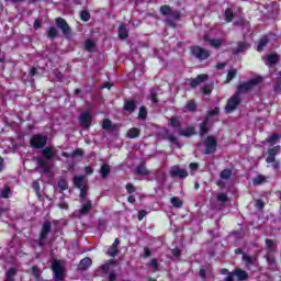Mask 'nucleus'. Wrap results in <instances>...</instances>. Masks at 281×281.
<instances>
[{
	"label": "nucleus",
	"instance_id": "f3484780",
	"mask_svg": "<svg viewBox=\"0 0 281 281\" xmlns=\"http://www.w3.org/2000/svg\"><path fill=\"white\" fill-rule=\"evenodd\" d=\"M204 41H207L211 45V47H215L218 48L221 47V45H223V40L218 38V40H211L210 36L204 35Z\"/></svg>",
	"mask_w": 281,
	"mask_h": 281
},
{
	"label": "nucleus",
	"instance_id": "e2e57ef3",
	"mask_svg": "<svg viewBox=\"0 0 281 281\" xmlns=\"http://www.w3.org/2000/svg\"><path fill=\"white\" fill-rule=\"evenodd\" d=\"M144 216H146V211H139L138 212V221H143Z\"/></svg>",
	"mask_w": 281,
	"mask_h": 281
},
{
	"label": "nucleus",
	"instance_id": "09e8293b",
	"mask_svg": "<svg viewBox=\"0 0 281 281\" xmlns=\"http://www.w3.org/2000/svg\"><path fill=\"white\" fill-rule=\"evenodd\" d=\"M217 201H220L221 203H227V194L225 193H220L217 195Z\"/></svg>",
	"mask_w": 281,
	"mask_h": 281
},
{
	"label": "nucleus",
	"instance_id": "a19ab883",
	"mask_svg": "<svg viewBox=\"0 0 281 281\" xmlns=\"http://www.w3.org/2000/svg\"><path fill=\"white\" fill-rule=\"evenodd\" d=\"M93 47H95V44L91 40L86 41V49L88 52H93Z\"/></svg>",
	"mask_w": 281,
	"mask_h": 281
},
{
	"label": "nucleus",
	"instance_id": "c9c22d12",
	"mask_svg": "<svg viewBox=\"0 0 281 281\" xmlns=\"http://www.w3.org/2000/svg\"><path fill=\"white\" fill-rule=\"evenodd\" d=\"M212 89H213V85H206L202 88V93H204V95H210V93H212Z\"/></svg>",
	"mask_w": 281,
	"mask_h": 281
},
{
	"label": "nucleus",
	"instance_id": "69168bd1",
	"mask_svg": "<svg viewBox=\"0 0 281 281\" xmlns=\"http://www.w3.org/2000/svg\"><path fill=\"white\" fill-rule=\"evenodd\" d=\"M266 258H267L269 265H274L276 263V258L269 257V256H267Z\"/></svg>",
	"mask_w": 281,
	"mask_h": 281
},
{
	"label": "nucleus",
	"instance_id": "393cba45",
	"mask_svg": "<svg viewBox=\"0 0 281 281\" xmlns=\"http://www.w3.org/2000/svg\"><path fill=\"white\" fill-rule=\"evenodd\" d=\"M124 109L125 111H128V113H133V111H135V101H126Z\"/></svg>",
	"mask_w": 281,
	"mask_h": 281
},
{
	"label": "nucleus",
	"instance_id": "423d86ee",
	"mask_svg": "<svg viewBox=\"0 0 281 281\" xmlns=\"http://www.w3.org/2000/svg\"><path fill=\"white\" fill-rule=\"evenodd\" d=\"M56 25H57V27H59V30H61V32H63L64 36H66V38H71V27H69V24H67V21H65V19L57 18Z\"/></svg>",
	"mask_w": 281,
	"mask_h": 281
},
{
	"label": "nucleus",
	"instance_id": "4c0bfd02",
	"mask_svg": "<svg viewBox=\"0 0 281 281\" xmlns=\"http://www.w3.org/2000/svg\"><path fill=\"white\" fill-rule=\"evenodd\" d=\"M233 16H234V12L232 11V9H226L225 11L226 23H232Z\"/></svg>",
	"mask_w": 281,
	"mask_h": 281
},
{
	"label": "nucleus",
	"instance_id": "7ed1b4c3",
	"mask_svg": "<svg viewBox=\"0 0 281 281\" xmlns=\"http://www.w3.org/2000/svg\"><path fill=\"white\" fill-rule=\"evenodd\" d=\"M52 269L55 276V280L61 281L65 278V268L60 260H54L52 263Z\"/></svg>",
	"mask_w": 281,
	"mask_h": 281
},
{
	"label": "nucleus",
	"instance_id": "603ef678",
	"mask_svg": "<svg viewBox=\"0 0 281 281\" xmlns=\"http://www.w3.org/2000/svg\"><path fill=\"white\" fill-rule=\"evenodd\" d=\"M81 199H87V187L79 188Z\"/></svg>",
	"mask_w": 281,
	"mask_h": 281
},
{
	"label": "nucleus",
	"instance_id": "a878e982",
	"mask_svg": "<svg viewBox=\"0 0 281 281\" xmlns=\"http://www.w3.org/2000/svg\"><path fill=\"white\" fill-rule=\"evenodd\" d=\"M48 38H56L58 36V30L54 26H49L47 31Z\"/></svg>",
	"mask_w": 281,
	"mask_h": 281
},
{
	"label": "nucleus",
	"instance_id": "473e14b6",
	"mask_svg": "<svg viewBox=\"0 0 281 281\" xmlns=\"http://www.w3.org/2000/svg\"><path fill=\"white\" fill-rule=\"evenodd\" d=\"M102 128H104V131H112L113 124L111 123V121L109 119H105L103 121Z\"/></svg>",
	"mask_w": 281,
	"mask_h": 281
},
{
	"label": "nucleus",
	"instance_id": "2f4dec72",
	"mask_svg": "<svg viewBox=\"0 0 281 281\" xmlns=\"http://www.w3.org/2000/svg\"><path fill=\"white\" fill-rule=\"evenodd\" d=\"M221 179L227 180L232 177V170L229 169H224L221 175H220Z\"/></svg>",
	"mask_w": 281,
	"mask_h": 281
},
{
	"label": "nucleus",
	"instance_id": "412c9836",
	"mask_svg": "<svg viewBox=\"0 0 281 281\" xmlns=\"http://www.w3.org/2000/svg\"><path fill=\"white\" fill-rule=\"evenodd\" d=\"M170 126H172V128H181V119L172 116L170 119Z\"/></svg>",
	"mask_w": 281,
	"mask_h": 281
},
{
	"label": "nucleus",
	"instance_id": "5701e85b",
	"mask_svg": "<svg viewBox=\"0 0 281 281\" xmlns=\"http://www.w3.org/2000/svg\"><path fill=\"white\" fill-rule=\"evenodd\" d=\"M91 207H92V204H91V201H88L80 210V214H89V212H91Z\"/></svg>",
	"mask_w": 281,
	"mask_h": 281
},
{
	"label": "nucleus",
	"instance_id": "052dcab7",
	"mask_svg": "<svg viewBox=\"0 0 281 281\" xmlns=\"http://www.w3.org/2000/svg\"><path fill=\"white\" fill-rule=\"evenodd\" d=\"M189 168H190V170H199V164H196V162H191V164L189 165Z\"/></svg>",
	"mask_w": 281,
	"mask_h": 281
},
{
	"label": "nucleus",
	"instance_id": "7c9ffc66",
	"mask_svg": "<svg viewBox=\"0 0 281 281\" xmlns=\"http://www.w3.org/2000/svg\"><path fill=\"white\" fill-rule=\"evenodd\" d=\"M57 186L59 188V190H68L69 184L67 183V180L61 179L57 182Z\"/></svg>",
	"mask_w": 281,
	"mask_h": 281
},
{
	"label": "nucleus",
	"instance_id": "de8ad7c7",
	"mask_svg": "<svg viewBox=\"0 0 281 281\" xmlns=\"http://www.w3.org/2000/svg\"><path fill=\"white\" fill-rule=\"evenodd\" d=\"M146 115H147L146 108L142 106L139 109L138 117H140V120H146Z\"/></svg>",
	"mask_w": 281,
	"mask_h": 281
},
{
	"label": "nucleus",
	"instance_id": "9b49d317",
	"mask_svg": "<svg viewBox=\"0 0 281 281\" xmlns=\"http://www.w3.org/2000/svg\"><path fill=\"white\" fill-rule=\"evenodd\" d=\"M171 177H178L179 179H186L188 177V171L180 168L179 166H173L170 169Z\"/></svg>",
	"mask_w": 281,
	"mask_h": 281
},
{
	"label": "nucleus",
	"instance_id": "dca6fc26",
	"mask_svg": "<svg viewBox=\"0 0 281 281\" xmlns=\"http://www.w3.org/2000/svg\"><path fill=\"white\" fill-rule=\"evenodd\" d=\"M91 265H92L91 258L87 257V258H83V259L80 261V263H79V266H78V269H79L80 271H87V268H88V267H91Z\"/></svg>",
	"mask_w": 281,
	"mask_h": 281
},
{
	"label": "nucleus",
	"instance_id": "a211bd4d",
	"mask_svg": "<svg viewBox=\"0 0 281 281\" xmlns=\"http://www.w3.org/2000/svg\"><path fill=\"white\" fill-rule=\"evenodd\" d=\"M234 276H236L237 280H247L249 278V274L245 270L237 269L233 271Z\"/></svg>",
	"mask_w": 281,
	"mask_h": 281
},
{
	"label": "nucleus",
	"instance_id": "aec40b11",
	"mask_svg": "<svg viewBox=\"0 0 281 281\" xmlns=\"http://www.w3.org/2000/svg\"><path fill=\"white\" fill-rule=\"evenodd\" d=\"M126 136L130 139H135V137H139V128H136V127L130 128Z\"/></svg>",
	"mask_w": 281,
	"mask_h": 281
},
{
	"label": "nucleus",
	"instance_id": "4be33fe9",
	"mask_svg": "<svg viewBox=\"0 0 281 281\" xmlns=\"http://www.w3.org/2000/svg\"><path fill=\"white\" fill-rule=\"evenodd\" d=\"M210 127L207 126V119L200 125V135H207Z\"/></svg>",
	"mask_w": 281,
	"mask_h": 281
},
{
	"label": "nucleus",
	"instance_id": "2eb2a0df",
	"mask_svg": "<svg viewBox=\"0 0 281 281\" xmlns=\"http://www.w3.org/2000/svg\"><path fill=\"white\" fill-rule=\"evenodd\" d=\"M178 133L181 137H192V135H195L196 132L194 131V127L189 126L184 130H179Z\"/></svg>",
	"mask_w": 281,
	"mask_h": 281
},
{
	"label": "nucleus",
	"instance_id": "ddd939ff",
	"mask_svg": "<svg viewBox=\"0 0 281 281\" xmlns=\"http://www.w3.org/2000/svg\"><path fill=\"white\" fill-rule=\"evenodd\" d=\"M207 80V75H199L195 79L190 80V86L194 89L196 87H200V85H203Z\"/></svg>",
	"mask_w": 281,
	"mask_h": 281
},
{
	"label": "nucleus",
	"instance_id": "0eeeda50",
	"mask_svg": "<svg viewBox=\"0 0 281 281\" xmlns=\"http://www.w3.org/2000/svg\"><path fill=\"white\" fill-rule=\"evenodd\" d=\"M191 52L194 58H198L199 60H207V58H210L209 50L201 48L200 46L192 47Z\"/></svg>",
	"mask_w": 281,
	"mask_h": 281
},
{
	"label": "nucleus",
	"instance_id": "49530a36",
	"mask_svg": "<svg viewBox=\"0 0 281 281\" xmlns=\"http://www.w3.org/2000/svg\"><path fill=\"white\" fill-rule=\"evenodd\" d=\"M245 49H247V43L243 42L239 44V46L235 50V54H240V52H245Z\"/></svg>",
	"mask_w": 281,
	"mask_h": 281
},
{
	"label": "nucleus",
	"instance_id": "13d9d810",
	"mask_svg": "<svg viewBox=\"0 0 281 281\" xmlns=\"http://www.w3.org/2000/svg\"><path fill=\"white\" fill-rule=\"evenodd\" d=\"M126 190L128 192V194H133V192H135V187L131 183L126 184Z\"/></svg>",
	"mask_w": 281,
	"mask_h": 281
},
{
	"label": "nucleus",
	"instance_id": "f704fd0d",
	"mask_svg": "<svg viewBox=\"0 0 281 281\" xmlns=\"http://www.w3.org/2000/svg\"><path fill=\"white\" fill-rule=\"evenodd\" d=\"M184 109L186 111H196V103L194 101H189Z\"/></svg>",
	"mask_w": 281,
	"mask_h": 281
},
{
	"label": "nucleus",
	"instance_id": "774afa93",
	"mask_svg": "<svg viewBox=\"0 0 281 281\" xmlns=\"http://www.w3.org/2000/svg\"><path fill=\"white\" fill-rule=\"evenodd\" d=\"M168 139H169V142L177 144V138L175 137V135H169Z\"/></svg>",
	"mask_w": 281,
	"mask_h": 281
},
{
	"label": "nucleus",
	"instance_id": "c85d7f7f",
	"mask_svg": "<svg viewBox=\"0 0 281 281\" xmlns=\"http://www.w3.org/2000/svg\"><path fill=\"white\" fill-rule=\"evenodd\" d=\"M136 175L146 176L148 175V169H146V166L140 165L136 168Z\"/></svg>",
	"mask_w": 281,
	"mask_h": 281
},
{
	"label": "nucleus",
	"instance_id": "680f3d73",
	"mask_svg": "<svg viewBox=\"0 0 281 281\" xmlns=\"http://www.w3.org/2000/svg\"><path fill=\"white\" fill-rule=\"evenodd\" d=\"M234 272H229L227 277L224 279V281H234Z\"/></svg>",
	"mask_w": 281,
	"mask_h": 281
},
{
	"label": "nucleus",
	"instance_id": "f257e3e1",
	"mask_svg": "<svg viewBox=\"0 0 281 281\" xmlns=\"http://www.w3.org/2000/svg\"><path fill=\"white\" fill-rule=\"evenodd\" d=\"M42 155L44 158H37V168H41L43 172H49L50 167H49V160L54 158V147H45L42 149Z\"/></svg>",
	"mask_w": 281,
	"mask_h": 281
},
{
	"label": "nucleus",
	"instance_id": "e433bc0d",
	"mask_svg": "<svg viewBox=\"0 0 281 281\" xmlns=\"http://www.w3.org/2000/svg\"><path fill=\"white\" fill-rule=\"evenodd\" d=\"M266 247H268L270 251H276V241L271 239H266Z\"/></svg>",
	"mask_w": 281,
	"mask_h": 281
},
{
	"label": "nucleus",
	"instance_id": "72a5a7b5",
	"mask_svg": "<svg viewBox=\"0 0 281 281\" xmlns=\"http://www.w3.org/2000/svg\"><path fill=\"white\" fill-rule=\"evenodd\" d=\"M278 139H280V136L278 134L271 135L267 138L268 144H271V146H273V144H277Z\"/></svg>",
	"mask_w": 281,
	"mask_h": 281
},
{
	"label": "nucleus",
	"instance_id": "5fc2aeb1",
	"mask_svg": "<svg viewBox=\"0 0 281 281\" xmlns=\"http://www.w3.org/2000/svg\"><path fill=\"white\" fill-rule=\"evenodd\" d=\"M150 267H153L154 271H157L159 263L157 262V259H151Z\"/></svg>",
	"mask_w": 281,
	"mask_h": 281
},
{
	"label": "nucleus",
	"instance_id": "ea45409f",
	"mask_svg": "<svg viewBox=\"0 0 281 281\" xmlns=\"http://www.w3.org/2000/svg\"><path fill=\"white\" fill-rule=\"evenodd\" d=\"M280 146L272 147L268 149V155H272L273 157H276V155L280 153Z\"/></svg>",
	"mask_w": 281,
	"mask_h": 281
},
{
	"label": "nucleus",
	"instance_id": "338daca9",
	"mask_svg": "<svg viewBox=\"0 0 281 281\" xmlns=\"http://www.w3.org/2000/svg\"><path fill=\"white\" fill-rule=\"evenodd\" d=\"M218 108H215L214 110H212L211 112H209V115H218Z\"/></svg>",
	"mask_w": 281,
	"mask_h": 281
},
{
	"label": "nucleus",
	"instance_id": "1a4fd4ad",
	"mask_svg": "<svg viewBox=\"0 0 281 281\" xmlns=\"http://www.w3.org/2000/svg\"><path fill=\"white\" fill-rule=\"evenodd\" d=\"M205 155H211V153H214L216 150V138L214 136H207L205 142Z\"/></svg>",
	"mask_w": 281,
	"mask_h": 281
},
{
	"label": "nucleus",
	"instance_id": "9d476101",
	"mask_svg": "<svg viewBox=\"0 0 281 281\" xmlns=\"http://www.w3.org/2000/svg\"><path fill=\"white\" fill-rule=\"evenodd\" d=\"M92 120H93V116H91V112H83L79 116V122L83 128H89V126H91Z\"/></svg>",
	"mask_w": 281,
	"mask_h": 281
},
{
	"label": "nucleus",
	"instance_id": "f8f14e48",
	"mask_svg": "<svg viewBox=\"0 0 281 281\" xmlns=\"http://www.w3.org/2000/svg\"><path fill=\"white\" fill-rule=\"evenodd\" d=\"M52 229V223L45 222L42 227L41 236H40V247H43V241L47 238Z\"/></svg>",
	"mask_w": 281,
	"mask_h": 281
},
{
	"label": "nucleus",
	"instance_id": "3c124183",
	"mask_svg": "<svg viewBox=\"0 0 281 281\" xmlns=\"http://www.w3.org/2000/svg\"><path fill=\"white\" fill-rule=\"evenodd\" d=\"M265 181V177L258 176L257 178L254 179V186H260Z\"/></svg>",
	"mask_w": 281,
	"mask_h": 281
},
{
	"label": "nucleus",
	"instance_id": "6e6d98bb",
	"mask_svg": "<svg viewBox=\"0 0 281 281\" xmlns=\"http://www.w3.org/2000/svg\"><path fill=\"white\" fill-rule=\"evenodd\" d=\"M32 271L36 279L41 278V270L37 267H33Z\"/></svg>",
	"mask_w": 281,
	"mask_h": 281
},
{
	"label": "nucleus",
	"instance_id": "4468645a",
	"mask_svg": "<svg viewBox=\"0 0 281 281\" xmlns=\"http://www.w3.org/2000/svg\"><path fill=\"white\" fill-rule=\"evenodd\" d=\"M74 183L76 188H86L87 187V178L85 176H77L74 179Z\"/></svg>",
	"mask_w": 281,
	"mask_h": 281
},
{
	"label": "nucleus",
	"instance_id": "b1692460",
	"mask_svg": "<svg viewBox=\"0 0 281 281\" xmlns=\"http://www.w3.org/2000/svg\"><path fill=\"white\" fill-rule=\"evenodd\" d=\"M110 172H111V167H109V165H103L100 169V175L103 179L106 178Z\"/></svg>",
	"mask_w": 281,
	"mask_h": 281
},
{
	"label": "nucleus",
	"instance_id": "f03ea898",
	"mask_svg": "<svg viewBox=\"0 0 281 281\" xmlns=\"http://www.w3.org/2000/svg\"><path fill=\"white\" fill-rule=\"evenodd\" d=\"M260 82H262V78L260 77L250 79L248 82L238 86L237 93H247V91H251V88L256 87L257 85H260Z\"/></svg>",
	"mask_w": 281,
	"mask_h": 281
},
{
	"label": "nucleus",
	"instance_id": "c756f323",
	"mask_svg": "<svg viewBox=\"0 0 281 281\" xmlns=\"http://www.w3.org/2000/svg\"><path fill=\"white\" fill-rule=\"evenodd\" d=\"M171 204L173 205V207H181L183 205V202L181 201V199L175 196L171 198Z\"/></svg>",
	"mask_w": 281,
	"mask_h": 281
},
{
	"label": "nucleus",
	"instance_id": "6ab92c4d",
	"mask_svg": "<svg viewBox=\"0 0 281 281\" xmlns=\"http://www.w3.org/2000/svg\"><path fill=\"white\" fill-rule=\"evenodd\" d=\"M119 37L122 38V41L128 38V30H126V26H119Z\"/></svg>",
	"mask_w": 281,
	"mask_h": 281
},
{
	"label": "nucleus",
	"instance_id": "79ce46f5",
	"mask_svg": "<svg viewBox=\"0 0 281 281\" xmlns=\"http://www.w3.org/2000/svg\"><path fill=\"white\" fill-rule=\"evenodd\" d=\"M243 260L246 262L247 266L254 265V257H250L246 254L243 255Z\"/></svg>",
	"mask_w": 281,
	"mask_h": 281
},
{
	"label": "nucleus",
	"instance_id": "8fccbe9b",
	"mask_svg": "<svg viewBox=\"0 0 281 281\" xmlns=\"http://www.w3.org/2000/svg\"><path fill=\"white\" fill-rule=\"evenodd\" d=\"M160 12H161V14H164L165 16L168 15V14H170V7H168V5H162V7L160 8Z\"/></svg>",
	"mask_w": 281,
	"mask_h": 281
},
{
	"label": "nucleus",
	"instance_id": "bf43d9fd",
	"mask_svg": "<svg viewBox=\"0 0 281 281\" xmlns=\"http://www.w3.org/2000/svg\"><path fill=\"white\" fill-rule=\"evenodd\" d=\"M256 207L257 210H262V207H265V202H262V200H257Z\"/></svg>",
	"mask_w": 281,
	"mask_h": 281
},
{
	"label": "nucleus",
	"instance_id": "bb28decb",
	"mask_svg": "<svg viewBox=\"0 0 281 281\" xmlns=\"http://www.w3.org/2000/svg\"><path fill=\"white\" fill-rule=\"evenodd\" d=\"M267 43H269V37H262L260 41H259V44L257 46V52H262V49L265 48V46L267 45Z\"/></svg>",
	"mask_w": 281,
	"mask_h": 281
},
{
	"label": "nucleus",
	"instance_id": "39448f33",
	"mask_svg": "<svg viewBox=\"0 0 281 281\" xmlns=\"http://www.w3.org/2000/svg\"><path fill=\"white\" fill-rule=\"evenodd\" d=\"M47 144V136L36 134L31 138V146L32 148H45V145Z\"/></svg>",
	"mask_w": 281,
	"mask_h": 281
},
{
	"label": "nucleus",
	"instance_id": "a18cd8bd",
	"mask_svg": "<svg viewBox=\"0 0 281 281\" xmlns=\"http://www.w3.org/2000/svg\"><path fill=\"white\" fill-rule=\"evenodd\" d=\"M108 256H112V257L117 256V247L112 245V247L108 249Z\"/></svg>",
	"mask_w": 281,
	"mask_h": 281
},
{
	"label": "nucleus",
	"instance_id": "37998d69",
	"mask_svg": "<svg viewBox=\"0 0 281 281\" xmlns=\"http://www.w3.org/2000/svg\"><path fill=\"white\" fill-rule=\"evenodd\" d=\"M11 194L10 187H4V189L1 192L2 199H8Z\"/></svg>",
	"mask_w": 281,
	"mask_h": 281
},
{
	"label": "nucleus",
	"instance_id": "4d7b16f0",
	"mask_svg": "<svg viewBox=\"0 0 281 281\" xmlns=\"http://www.w3.org/2000/svg\"><path fill=\"white\" fill-rule=\"evenodd\" d=\"M150 98L155 104H157V90H151Z\"/></svg>",
	"mask_w": 281,
	"mask_h": 281
},
{
	"label": "nucleus",
	"instance_id": "c03bdc74",
	"mask_svg": "<svg viewBox=\"0 0 281 281\" xmlns=\"http://www.w3.org/2000/svg\"><path fill=\"white\" fill-rule=\"evenodd\" d=\"M80 18L81 21H89L91 19V14H89V11H81Z\"/></svg>",
	"mask_w": 281,
	"mask_h": 281
},
{
	"label": "nucleus",
	"instance_id": "6e6552de",
	"mask_svg": "<svg viewBox=\"0 0 281 281\" xmlns=\"http://www.w3.org/2000/svg\"><path fill=\"white\" fill-rule=\"evenodd\" d=\"M115 267L114 262L105 263L101 267L104 273H109L110 281H115L117 279V274H115Z\"/></svg>",
	"mask_w": 281,
	"mask_h": 281
},
{
	"label": "nucleus",
	"instance_id": "cd10ccee",
	"mask_svg": "<svg viewBox=\"0 0 281 281\" xmlns=\"http://www.w3.org/2000/svg\"><path fill=\"white\" fill-rule=\"evenodd\" d=\"M278 55L277 54H272V55H269L267 60V65H276L278 63Z\"/></svg>",
	"mask_w": 281,
	"mask_h": 281
},
{
	"label": "nucleus",
	"instance_id": "20e7f679",
	"mask_svg": "<svg viewBox=\"0 0 281 281\" xmlns=\"http://www.w3.org/2000/svg\"><path fill=\"white\" fill-rule=\"evenodd\" d=\"M238 104H240V94L238 92L231 97L226 103L225 111L226 113H232L236 111L238 108Z\"/></svg>",
	"mask_w": 281,
	"mask_h": 281
},
{
	"label": "nucleus",
	"instance_id": "864d4df0",
	"mask_svg": "<svg viewBox=\"0 0 281 281\" xmlns=\"http://www.w3.org/2000/svg\"><path fill=\"white\" fill-rule=\"evenodd\" d=\"M267 164H273L276 162V156L268 154V157L266 159Z\"/></svg>",
	"mask_w": 281,
	"mask_h": 281
},
{
	"label": "nucleus",
	"instance_id": "58836bf2",
	"mask_svg": "<svg viewBox=\"0 0 281 281\" xmlns=\"http://www.w3.org/2000/svg\"><path fill=\"white\" fill-rule=\"evenodd\" d=\"M236 74H238V70L231 69L227 74V82H231V80H234V78H236Z\"/></svg>",
	"mask_w": 281,
	"mask_h": 281
},
{
	"label": "nucleus",
	"instance_id": "0e129e2a",
	"mask_svg": "<svg viewBox=\"0 0 281 281\" xmlns=\"http://www.w3.org/2000/svg\"><path fill=\"white\" fill-rule=\"evenodd\" d=\"M85 172H86V175H93V168H91V167H86V168H85Z\"/></svg>",
	"mask_w": 281,
	"mask_h": 281
}]
</instances>
